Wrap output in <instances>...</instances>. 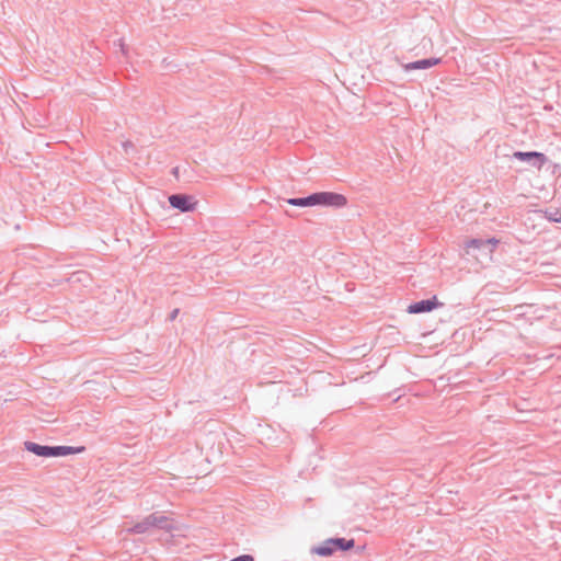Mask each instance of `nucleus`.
<instances>
[{
  "label": "nucleus",
  "instance_id": "1",
  "mask_svg": "<svg viewBox=\"0 0 561 561\" xmlns=\"http://www.w3.org/2000/svg\"><path fill=\"white\" fill-rule=\"evenodd\" d=\"M25 450L38 456V457H64L68 455L79 454L84 450V447H72V446H46L39 445L34 442L24 443Z\"/></svg>",
  "mask_w": 561,
  "mask_h": 561
},
{
  "label": "nucleus",
  "instance_id": "2",
  "mask_svg": "<svg viewBox=\"0 0 561 561\" xmlns=\"http://www.w3.org/2000/svg\"><path fill=\"white\" fill-rule=\"evenodd\" d=\"M152 528L171 531L174 527L165 515L153 513L136 523L133 527L128 528L127 531L130 534H146Z\"/></svg>",
  "mask_w": 561,
  "mask_h": 561
},
{
  "label": "nucleus",
  "instance_id": "3",
  "mask_svg": "<svg viewBox=\"0 0 561 561\" xmlns=\"http://www.w3.org/2000/svg\"><path fill=\"white\" fill-rule=\"evenodd\" d=\"M314 206L341 208L347 204L344 195L334 192L313 193Z\"/></svg>",
  "mask_w": 561,
  "mask_h": 561
},
{
  "label": "nucleus",
  "instance_id": "4",
  "mask_svg": "<svg viewBox=\"0 0 561 561\" xmlns=\"http://www.w3.org/2000/svg\"><path fill=\"white\" fill-rule=\"evenodd\" d=\"M171 207L179 209L182 213L193 211L196 203L192 201L191 196L184 194H173L169 196Z\"/></svg>",
  "mask_w": 561,
  "mask_h": 561
},
{
  "label": "nucleus",
  "instance_id": "5",
  "mask_svg": "<svg viewBox=\"0 0 561 561\" xmlns=\"http://www.w3.org/2000/svg\"><path fill=\"white\" fill-rule=\"evenodd\" d=\"M512 158L523 162H528L537 168H540L547 160L543 153L537 151H515Z\"/></svg>",
  "mask_w": 561,
  "mask_h": 561
},
{
  "label": "nucleus",
  "instance_id": "6",
  "mask_svg": "<svg viewBox=\"0 0 561 561\" xmlns=\"http://www.w3.org/2000/svg\"><path fill=\"white\" fill-rule=\"evenodd\" d=\"M439 304L436 300V297H433L431 299H424L416 302L411 304L408 307V312L411 314L422 313V312H430L433 309H435Z\"/></svg>",
  "mask_w": 561,
  "mask_h": 561
},
{
  "label": "nucleus",
  "instance_id": "7",
  "mask_svg": "<svg viewBox=\"0 0 561 561\" xmlns=\"http://www.w3.org/2000/svg\"><path fill=\"white\" fill-rule=\"evenodd\" d=\"M440 58L431 57L425 59L415 60L412 62L403 64L402 68L405 72H410L412 70H424L428 69L433 66H436L440 62Z\"/></svg>",
  "mask_w": 561,
  "mask_h": 561
},
{
  "label": "nucleus",
  "instance_id": "8",
  "mask_svg": "<svg viewBox=\"0 0 561 561\" xmlns=\"http://www.w3.org/2000/svg\"><path fill=\"white\" fill-rule=\"evenodd\" d=\"M497 240L494 238L491 239H471L466 243L467 249H488L489 253L493 251V248L497 244Z\"/></svg>",
  "mask_w": 561,
  "mask_h": 561
},
{
  "label": "nucleus",
  "instance_id": "9",
  "mask_svg": "<svg viewBox=\"0 0 561 561\" xmlns=\"http://www.w3.org/2000/svg\"><path fill=\"white\" fill-rule=\"evenodd\" d=\"M329 543L335 546V550L347 551L355 545L354 539L329 538Z\"/></svg>",
  "mask_w": 561,
  "mask_h": 561
},
{
  "label": "nucleus",
  "instance_id": "10",
  "mask_svg": "<svg viewBox=\"0 0 561 561\" xmlns=\"http://www.w3.org/2000/svg\"><path fill=\"white\" fill-rule=\"evenodd\" d=\"M287 203L296 207H312L314 206L313 193L306 197H294L287 199Z\"/></svg>",
  "mask_w": 561,
  "mask_h": 561
},
{
  "label": "nucleus",
  "instance_id": "11",
  "mask_svg": "<svg viewBox=\"0 0 561 561\" xmlns=\"http://www.w3.org/2000/svg\"><path fill=\"white\" fill-rule=\"evenodd\" d=\"M543 217L551 222H561V208L560 207H547L546 209L539 210Z\"/></svg>",
  "mask_w": 561,
  "mask_h": 561
},
{
  "label": "nucleus",
  "instance_id": "12",
  "mask_svg": "<svg viewBox=\"0 0 561 561\" xmlns=\"http://www.w3.org/2000/svg\"><path fill=\"white\" fill-rule=\"evenodd\" d=\"M311 551H312V553H316L320 557H329L336 550H335V546L330 545L329 539H327L318 547L312 548Z\"/></svg>",
  "mask_w": 561,
  "mask_h": 561
},
{
  "label": "nucleus",
  "instance_id": "13",
  "mask_svg": "<svg viewBox=\"0 0 561 561\" xmlns=\"http://www.w3.org/2000/svg\"><path fill=\"white\" fill-rule=\"evenodd\" d=\"M179 314V309H174L171 313H170V320H174Z\"/></svg>",
  "mask_w": 561,
  "mask_h": 561
},
{
  "label": "nucleus",
  "instance_id": "14",
  "mask_svg": "<svg viewBox=\"0 0 561 561\" xmlns=\"http://www.w3.org/2000/svg\"><path fill=\"white\" fill-rule=\"evenodd\" d=\"M118 45L121 47L123 55H126L127 53H126L125 44L122 42V39H119Z\"/></svg>",
  "mask_w": 561,
  "mask_h": 561
},
{
  "label": "nucleus",
  "instance_id": "15",
  "mask_svg": "<svg viewBox=\"0 0 561 561\" xmlns=\"http://www.w3.org/2000/svg\"><path fill=\"white\" fill-rule=\"evenodd\" d=\"M123 146L125 147V150L127 151L129 147H130V148L133 147V144H130V142H125V144H123Z\"/></svg>",
  "mask_w": 561,
  "mask_h": 561
}]
</instances>
